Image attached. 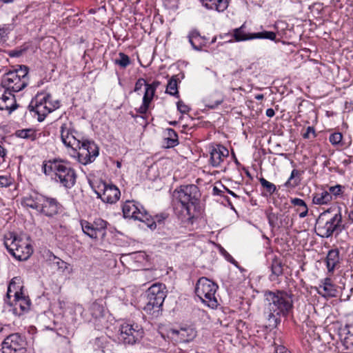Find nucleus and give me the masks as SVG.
<instances>
[{"label": "nucleus", "mask_w": 353, "mask_h": 353, "mask_svg": "<svg viewBox=\"0 0 353 353\" xmlns=\"http://www.w3.org/2000/svg\"><path fill=\"white\" fill-rule=\"evenodd\" d=\"M277 353H287L284 347H280L276 350Z\"/></svg>", "instance_id": "obj_57"}, {"label": "nucleus", "mask_w": 353, "mask_h": 353, "mask_svg": "<svg viewBox=\"0 0 353 353\" xmlns=\"http://www.w3.org/2000/svg\"><path fill=\"white\" fill-rule=\"evenodd\" d=\"M112 343L105 336H101L90 341L88 348L94 352L111 353L112 352Z\"/></svg>", "instance_id": "obj_19"}, {"label": "nucleus", "mask_w": 353, "mask_h": 353, "mask_svg": "<svg viewBox=\"0 0 353 353\" xmlns=\"http://www.w3.org/2000/svg\"><path fill=\"white\" fill-rule=\"evenodd\" d=\"M228 150L222 145L213 148L210 152V164L213 167H218L223 161L224 158L228 156Z\"/></svg>", "instance_id": "obj_21"}, {"label": "nucleus", "mask_w": 353, "mask_h": 353, "mask_svg": "<svg viewBox=\"0 0 353 353\" xmlns=\"http://www.w3.org/2000/svg\"><path fill=\"white\" fill-rule=\"evenodd\" d=\"M6 155V150L0 145V156L4 157Z\"/></svg>", "instance_id": "obj_58"}, {"label": "nucleus", "mask_w": 353, "mask_h": 353, "mask_svg": "<svg viewBox=\"0 0 353 353\" xmlns=\"http://www.w3.org/2000/svg\"><path fill=\"white\" fill-rule=\"evenodd\" d=\"M312 201L316 205H325L332 201V196L326 190H322L321 192L314 194Z\"/></svg>", "instance_id": "obj_29"}, {"label": "nucleus", "mask_w": 353, "mask_h": 353, "mask_svg": "<svg viewBox=\"0 0 353 353\" xmlns=\"http://www.w3.org/2000/svg\"><path fill=\"white\" fill-rule=\"evenodd\" d=\"M28 68L25 65H20L18 69L6 73L1 83L11 92H19L28 84Z\"/></svg>", "instance_id": "obj_6"}, {"label": "nucleus", "mask_w": 353, "mask_h": 353, "mask_svg": "<svg viewBox=\"0 0 353 353\" xmlns=\"http://www.w3.org/2000/svg\"><path fill=\"white\" fill-rule=\"evenodd\" d=\"M12 30V25L10 24H3L0 26V37L3 38L7 37L8 34Z\"/></svg>", "instance_id": "obj_45"}, {"label": "nucleus", "mask_w": 353, "mask_h": 353, "mask_svg": "<svg viewBox=\"0 0 353 353\" xmlns=\"http://www.w3.org/2000/svg\"><path fill=\"white\" fill-rule=\"evenodd\" d=\"M21 290L22 286L20 285V279L17 277L13 278L8 288L6 301L7 302L8 299H10L11 297H14V299H19V295L22 292Z\"/></svg>", "instance_id": "obj_23"}, {"label": "nucleus", "mask_w": 353, "mask_h": 353, "mask_svg": "<svg viewBox=\"0 0 353 353\" xmlns=\"http://www.w3.org/2000/svg\"><path fill=\"white\" fill-rule=\"evenodd\" d=\"M25 341L18 333L7 336L3 341L0 353H23Z\"/></svg>", "instance_id": "obj_15"}, {"label": "nucleus", "mask_w": 353, "mask_h": 353, "mask_svg": "<svg viewBox=\"0 0 353 353\" xmlns=\"http://www.w3.org/2000/svg\"><path fill=\"white\" fill-rule=\"evenodd\" d=\"M224 101V95L220 92L215 91L210 94L205 99V106L210 109H215L221 105Z\"/></svg>", "instance_id": "obj_25"}, {"label": "nucleus", "mask_w": 353, "mask_h": 353, "mask_svg": "<svg viewBox=\"0 0 353 353\" xmlns=\"http://www.w3.org/2000/svg\"><path fill=\"white\" fill-rule=\"evenodd\" d=\"M315 290L324 297L335 296L337 293V289L330 278H325L321 281L319 285L315 287Z\"/></svg>", "instance_id": "obj_20"}, {"label": "nucleus", "mask_w": 353, "mask_h": 353, "mask_svg": "<svg viewBox=\"0 0 353 353\" xmlns=\"http://www.w3.org/2000/svg\"><path fill=\"white\" fill-rule=\"evenodd\" d=\"M265 301L269 307L276 309H291L292 298L290 294L285 291L277 290L276 292L268 291L265 293Z\"/></svg>", "instance_id": "obj_9"}, {"label": "nucleus", "mask_w": 353, "mask_h": 353, "mask_svg": "<svg viewBox=\"0 0 353 353\" xmlns=\"http://www.w3.org/2000/svg\"><path fill=\"white\" fill-rule=\"evenodd\" d=\"M17 108L14 96L12 92L4 85L0 84V110H6L10 112Z\"/></svg>", "instance_id": "obj_17"}, {"label": "nucleus", "mask_w": 353, "mask_h": 353, "mask_svg": "<svg viewBox=\"0 0 353 353\" xmlns=\"http://www.w3.org/2000/svg\"><path fill=\"white\" fill-rule=\"evenodd\" d=\"M92 225L99 235L100 239H103L106 235L108 223L101 219H96L92 223Z\"/></svg>", "instance_id": "obj_34"}, {"label": "nucleus", "mask_w": 353, "mask_h": 353, "mask_svg": "<svg viewBox=\"0 0 353 353\" xmlns=\"http://www.w3.org/2000/svg\"><path fill=\"white\" fill-rule=\"evenodd\" d=\"M218 289L216 283L206 277L200 278L196 285L195 292L203 303L211 309L218 305L215 293Z\"/></svg>", "instance_id": "obj_7"}, {"label": "nucleus", "mask_w": 353, "mask_h": 353, "mask_svg": "<svg viewBox=\"0 0 353 353\" xmlns=\"http://www.w3.org/2000/svg\"><path fill=\"white\" fill-rule=\"evenodd\" d=\"M146 84H148V83H146V81L144 79L139 78L135 83L134 90V92H137V91L140 90L143 85H145L146 87Z\"/></svg>", "instance_id": "obj_50"}, {"label": "nucleus", "mask_w": 353, "mask_h": 353, "mask_svg": "<svg viewBox=\"0 0 353 353\" xmlns=\"http://www.w3.org/2000/svg\"><path fill=\"white\" fill-rule=\"evenodd\" d=\"M266 116L268 117H272L274 116L275 112L274 110L272 108H268L266 110Z\"/></svg>", "instance_id": "obj_53"}, {"label": "nucleus", "mask_w": 353, "mask_h": 353, "mask_svg": "<svg viewBox=\"0 0 353 353\" xmlns=\"http://www.w3.org/2000/svg\"><path fill=\"white\" fill-rule=\"evenodd\" d=\"M159 85L160 82L158 81H154L152 83L146 84L145 93L143 97V103L137 110V112L143 114L148 112L150 104L154 96L156 90Z\"/></svg>", "instance_id": "obj_18"}, {"label": "nucleus", "mask_w": 353, "mask_h": 353, "mask_svg": "<svg viewBox=\"0 0 353 353\" xmlns=\"http://www.w3.org/2000/svg\"><path fill=\"white\" fill-rule=\"evenodd\" d=\"M349 344L353 345V342L349 343L348 338H345L344 345L347 347V348L348 347Z\"/></svg>", "instance_id": "obj_59"}, {"label": "nucleus", "mask_w": 353, "mask_h": 353, "mask_svg": "<svg viewBox=\"0 0 353 353\" xmlns=\"http://www.w3.org/2000/svg\"><path fill=\"white\" fill-rule=\"evenodd\" d=\"M143 336V330L138 325L123 323L121 325L118 339L125 344L133 345Z\"/></svg>", "instance_id": "obj_11"}, {"label": "nucleus", "mask_w": 353, "mask_h": 353, "mask_svg": "<svg viewBox=\"0 0 353 353\" xmlns=\"http://www.w3.org/2000/svg\"><path fill=\"white\" fill-rule=\"evenodd\" d=\"M95 192L102 201L110 204L115 203L121 196V192L116 185L105 182L100 183Z\"/></svg>", "instance_id": "obj_14"}, {"label": "nucleus", "mask_w": 353, "mask_h": 353, "mask_svg": "<svg viewBox=\"0 0 353 353\" xmlns=\"http://www.w3.org/2000/svg\"><path fill=\"white\" fill-rule=\"evenodd\" d=\"M21 54H22L21 51H12V53L10 54V55L12 57H19L21 55Z\"/></svg>", "instance_id": "obj_56"}, {"label": "nucleus", "mask_w": 353, "mask_h": 353, "mask_svg": "<svg viewBox=\"0 0 353 353\" xmlns=\"http://www.w3.org/2000/svg\"><path fill=\"white\" fill-rule=\"evenodd\" d=\"M188 40L192 48L196 50H201L202 49L203 44L199 42V45L196 44V41H200L203 38L200 35L199 32L197 30H192L188 34Z\"/></svg>", "instance_id": "obj_31"}, {"label": "nucleus", "mask_w": 353, "mask_h": 353, "mask_svg": "<svg viewBox=\"0 0 353 353\" xmlns=\"http://www.w3.org/2000/svg\"><path fill=\"white\" fill-rule=\"evenodd\" d=\"M1 1L3 2V3H12L13 2L14 0H0Z\"/></svg>", "instance_id": "obj_62"}, {"label": "nucleus", "mask_w": 353, "mask_h": 353, "mask_svg": "<svg viewBox=\"0 0 353 353\" xmlns=\"http://www.w3.org/2000/svg\"><path fill=\"white\" fill-rule=\"evenodd\" d=\"M281 312H283V314L284 315H287L288 314V312L289 310H280Z\"/></svg>", "instance_id": "obj_63"}, {"label": "nucleus", "mask_w": 353, "mask_h": 353, "mask_svg": "<svg viewBox=\"0 0 353 353\" xmlns=\"http://www.w3.org/2000/svg\"><path fill=\"white\" fill-rule=\"evenodd\" d=\"M316 137L315 130L314 127L308 126L306 129V131L303 134V137L304 139H311L314 138Z\"/></svg>", "instance_id": "obj_48"}, {"label": "nucleus", "mask_w": 353, "mask_h": 353, "mask_svg": "<svg viewBox=\"0 0 353 353\" xmlns=\"http://www.w3.org/2000/svg\"><path fill=\"white\" fill-rule=\"evenodd\" d=\"M168 334L176 343H189L196 336V330L190 325H182L178 328H170Z\"/></svg>", "instance_id": "obj_16"}, {"label": "nucleus", "mask_w": 353, "mask_h": 353, "mask_svg": "<svg viewBox=\"0 0 353 353\" xmlns=\"http://www.w3.org/2000/svg\"><path fill=\"white\" fill-rule=\"evenodd\" d=\"M177 110L181 113V114H187L190 112V108L186 105L183 101L179 100L176 103Z\"/></svg>", "instance_id": "obj_47"}, {"label": "nucleus", "mask_w": 353, "mask_h": 353, "mask_svg": "<svg viewBox=\"0 0 353 353\" xmlns=\"http://www.w3.org/2000/svg\"><path fill=\"white\" fill-rule=\"evenodd\" d=\"M303 174V170L296 169L292 170L291 174L288 181L284 183V186L288 188H294L298 186L301 181V175Z\"/></svg>", "instance_id": "obj_26"}, {"label": "nucleus", "mask_w": 353, "mask_h": 353, "mask_svg": "<svg viewBox=\"0 0 353 353\" xmlns=\"http://www.w3.org/2000/svg\"><path fill=\"white\" fill-rule=\"evenodd\" d=\"M346 214H347L348 221L351 224H353V210L346 211Z\"/></svg>", "instance_id": "obj_52"}, {"label": "nucleus", "mask_w": 353, "mask_h": 353, "mask_svg": "<svg viewBox=\"0 0 353 353\" xmlns=\"http://www.w3.org/2000/svg\"><path fill=\"white\" fill-rule=\"evenodd\" d=\"M165 92L170 95L179 98V92L178 90V79L176 76H172L168 81Z\"/></svg>", "instance_id": "obj_32"}, {"label": "nucleus", "mask_w": 353, "mask_h": 353, "mask_svg": "<svg viewBox=\"0 0 353 353\" xmlns=\"http://www.w3.org/2000/svg\"><path fill=\"white\" fill-rule=\"evenodd\" d=\"M270 268L272 271L270 279L272 281L275 280V277L277 278L279 276H281L283 273V263L281 259H279L276 256H274L272 259Z\"/></svg>", "instance_id": "obj_27"}, {"label": "nucleus", "mask_w": 353, "mask_h": 353, "mask_svg": "<svg viewBox=\"0 0 353 353\" xmlns=\"http://www.w3.org/2000/svg\"><path fill=\"white\" fill-rule=\"evenodd\" d=\"M13 183V179L10 176H0V188H7Z\"/></svg>", "instance_id": "obj_44"}, {"label": "nucleus", "mask_w": 353, "mask_h": 353, "mask_svg": "<svg viewBox=\"0 0 353 353\" xmlns=\"http://www.w3.org/2000/svg\"><path fill=\"white\" fill-rule=\"evenodd\" d=\"M213 194L214 195H221L222 190H219L216 186L213 188Z\"/></svg>", "instance_id": "obj_54"}, {"label": "nucleus", "mask_w": 353, "mask_h": 353, "mask_svg": "<svg viewBox=\"0 0 353 353\" xmlns=\"http://www.w3.org/2000/svg\"><path fill=\"white\" fill-rule=\"evenodd\" d=\"M21 203L24 206L36 210L40 214L48 217L54 216L62 210V205L56 198L37 192L23 197Z\"/></svg>", "instance_id": "obj_4"}, {"label": "nucleus", "mask_w": 353, "mask_h": 353, "mask_svg": "<svg viewBox=\"0 0 353 353\" xmlns=\"http://www.w3.org/2000/svg\"><path fill=\"white\" fill-rule=\"evenodd\" d=\"M43 170L46 174L53 172L54 181L65 188H72L76 183V172L68 161L61 159H50L43 163Z\"/></svg>", "instance_id": "obj_2"}, {"label": "nucleus", "mask_w": 353, "mask_h": 353, "mask_svg": "<svg viewBox=\"0 0 353 353\" xmlns=\"http://www.w3.org/2000/svg\"><path fill=\"white\" fill-rule=\"evenodd\" d=\"M18 299H14L16 304L18 303L20 309H28L30 306V300L28 296H26L22 292L19 295Z\"/></svg>", "instance_id": "obj_39"}, {"label": "nucleus", "mask_w": 353, "mask_h": 353, "mask_svg": "<svg viewBox=\"0 0 353 353\" xmlns=\"http://www.w3.org/2000/svg\"><path fill=\"white\" fill-rule=\"evenodd\" d=\"M165 289L162 283H154L150 286L146 291V306L143 309L161 307L166 297Z\"/></svg>", "instance_id": "obj_12"}, {"label": "nucleus", "mask_w": 353, "mask_h": 353, "mask_svg": "<svg viewBox=\"0 0 353 353\" xmlns=\"http://www.w3.org/2000/svg\"><path fill=\"white\" fill-rule=\"evenodd\" d=\"M15 134L18 137L30 140V141H34L37 138V134H36L35 130L33 129H31V128L17 130L15 132Z\"/></svg>", "instance_id": "obj_36"}, {"label": "nucleus", "mask_w": 353, "mask_h": 353, "mask_svg": "<svg viewBox=\"0 0 353 353\" xmlns=\"http://www.w3.org/2000/svg\"><path fill=\"white\" fill-rule=\"evenodd\" d=\"M245 25L233 30V37L236 41H243L252 39V33H246L244 30Z\"/></svg>", "instance_id": "obj_30"}, {"label": "nucleus", "mask_w": 353, "mask_h": 353, "mask_svg": "<svg viewBox=\"0 0 353 353\" xmlns=\"http://www.w3.org/2000/svg\"><path fill=\"white\" fill-rule=\"evenodd\" d=\"M268 316V320L270 323H273L274 324H277V319L274 317V314L270 312Z\"/></svg>", "instance_id": "obj_51"}, {"label": "nucleus", "mask_w": 353, "mask_h": 353, "mask_svg": "<svg viewBox=\"0 0 353 353\" xmlns=\"http://www.w3.org/2000/svg\"><path fill=\"white\" fill-rule=\"evenodd\" d=\"M168 213H165V212H163V213H161V214H157L155 215L154 218V223H162L164 220H165L166 219H168Z\"/></svg>", "instance_id": "obj_49"}, {"label": "nucleus", "mask_w": 353, "mask_h": 353, "mask_svg": "<svg viewBox=\"0 0 353 353\" xmlns=\"http://www.w3.org/2000/svg\"><path fill=\"white\" fill-rule=\"evenodd\" d=\"M327 193L332 196V201L340 197L344 192L345 187L341 185H336L334 186L327 185Z\"/></svg>", "instance_id": "obj_37"}, {"label": "nucleus", "mask_w": 353, "mask_h": 353, "mask_svg": "<svg viewBox=\"0 0 353 353\" xmlns=\"http://www.w3.org/2000/svg\"><path fill=\"white\" fill-rule=\"evenodd\" d=\"M340 257L339 252L336 249L331 250L328 252L325 263L329 272H332L336 268H339Z\"/></svg>", "instance_id": "obj_22"}, {"label": "nucleus", "mask_w": 353, "mask_h": 353, "mask_svg": "<svg viewBox=\"0 0 353 353\" xmlns=\"http://www.w3.org/2000/svg\"><path fill=\"white\" fill-rule=\"evenodd\" d=\"M261 186L270 194H272L276 190V187L272 183L269 182L265 179L261 177L259 179Z\"/></svg>", "instance_id": "obj_41"}, {"label": "nucleus", "mask_w": 353, "mask_h": 353, "mask_svg": "<svg viewBox=\"0 0 353 353\" xmlns=\"http://www.w3.org/2000/svg\"><path fill=\"white\" fill-rule=\"evenodd\" d=\"M117 166L118 168H121V163L120 162L117 161Z\"/></svg>", "instance_id": "obj_64"}, {"label": "nucleus", "mask_w": 353, "mask_h": 353, "mask_svg": "<svg viewBox=\"0 0 353 353\" xmlns=\"http://www.w3.org/2000/svg\"><path fill=\"white\" fill-rule=\"evenodd\" d=\"M203 6L208 9L223 12L227 9L230 0H200Z\"/></svg>", "instance_id": "obj_24"}, {"label": "nucleus", "mask_w": 353, "mask_h": 353, "mask_svg": "<svg viewBox=\"0 0 353 353\" xmlns=\"http://www.w3.org/2000/svg\"><path fill=\"white\" fill-rule=\"evenodd\" d=\"M266 216L269 224L272 228H274L277 225L278 216L274 213L272 210L266 211Z\"/></svg>", "instance_id": "obj_42"}, {"label": "nucleus", "mask_w": 353, "mask_h": 353, "mask_svg": "<svg viewBox=\"0 0 353 353\" xmlns=\"http://www.w3.org/2000/svg\"><path fill=\"white\" fill-rule=\"evenodd\" d=\"M122 212L124 218L132 219L141 222L148 221L150 217L143 205L133 200L126 201L123 204Z\"/></svg>", "instance_id": "obj_10"}, {"label": "nucleus", "mask_w": 353, "mask_h": 353, "mask_svg": "<svg viewBox=\"0 0 353 353\" xmlns=\"http://www.w3.org/2000/svg\"><path fill=\"white\" fill-rule=\"evenodd\" d=\"M345 228L339 208L336 210L329 209L321 213L315 225L317 235L322 238L331 237L334 232L338 234Z\"/></svg>", "instance_id": "obj_3"}, {"label": "nucleus", "mask_w": 353, "mask_h": 353, "mask_svg": "<svg viewBox=\"0 0 353 353\" xmlns=\"http://www.w3.org/2000/svg\"><path fill=\"white\" fill-rule=\"evenodd\" d=\"M38 99L39 101L36 102L33 110L38 115V121L41 122L44 120L49 113L59 108V101L57 100L55 104H52V97L50 94L45 95L39 94L37 95Z\"/></svg>", "instance_id": "obj_13"}, {"label": "nucleus", "mask_w": 353, "mask_h": 353, "mask_svg": "<svg viewBox=\"0 0 353 353\" xmlns=\"http://www.w3.org/2000/svg\"><path fill=\"white\" fill-rule=\"evenodd\" d=\"M108 314H109V310H93V312L91 314L101 323L103 317H105Z\"/></svg>", "instance_id": "obj_46"}, {"label": "nucleus", "mask_w": 353, "mask_h": 353, "mask_svg": "<svg viewBox=\"0 0 353 353\" xmlns=\"http://www.w3.org/2000/svg\"><path fill=\"white\" fill-rule=\"evenodd\" d=\"M61 139L63 143L74 150L73 156L77 154L78 161L87 165L92 163L98 157L99 150L94 141L80 138L72 123H63L60 128Z\"/></svg>", "instance_id": "obj_1"}, {"label": "nucleus", "mask_w": 353, "mask_h": 353, "mask_svg": "<svg viewBox=\"0 0 353 353\" xmlns=\"http://www.w3.org/2000/svg\"><path fill=\"white\" fill-rule=\"evenodd\" d=\"M276 34L272 31L263 30L259 32L252 33V39H269L271 41H276Z\"/></svg>", "instance_id": "obj_38"}, {"label": "nucleus", "mask_w": 353, "mask_h": 353, "mask_svg": "<svg viewBox=\"0 0 353 353\" xmlns=\"http://www.w3.org/2000/svg\"><path fill=\"white\" fill-rule=\"evenodd\" d=\"M228 260L235 265L237 263L236 261L231 256H229Z\"/></svg>", "instance_id": "obj_61"}, {"label": "nucleus", "mask_w": 353, "mask_h": 353, "mask_svg": "<svg viewBox=\"0 0 353 353\" xmlns=\"http://www.w3.org/2000/svg\"><path fill=\"white\" fill-rule=\"evenodd\" d=\"M343 135L340 132L332 133L329 138L330 143L332 145L340 144L342 141Z\"/></svg>", "instance_id": "obj_43"}, {"label": "nucleus", "mask_w": 353, "mask_h": 353, "mask_svg": "<svg viewBox=\"0 0 353 353\" xmlns=\"http://www.w3.org/2000/svg\"><path fill=\"white\" fill-rule=\"evenodd\" d=\"M291 203L295 206H298L299 209L298 211H300L299 216L301 218L305 217L308 212L307 206L305 203V202L301 199L299 198H294L291 199Z\"/></svg>", "instance_id": "obj_35"}, {"label": "nucleus", "mask_w": 353, "mask_h": 353, "mask_svg": "<svg viewBox=\"0 0 353 353\" xmlns=\"http://www.w3.org/2000/svg\"><path fill=\"white\" fill-rule=\"evenodd\" d=\"M81 225L82 228L83 232L90 236L91 239H97L100 238L99 235L93 226L92 223L87 221H81Z\"/></svg>", "instance_id": "obj_33"}, {"label": "nucleus", "mask_w": 353, "mask_h": 353, "mask_svg": "<svg viewBox=\"0 0 353 353\" xmlns=\"http://www.w3.org/2000/svg\"><path fill=\"white\" fill-rule=\"evenodd\" d=\"M264 98V95L263 94H259L255 96V99L256 100H262Z\"/></svg>", "instance_id": "obj_60"}, {"label": "nucleus", "mask_w": 353, "mask_h": 353, "mask_svg": "<svg viewBox=\"0 0 353 353\" xmlns=\"http://www.w3.org/2000/svg\"><path fill=\"white\" fill-rule=\"evenodd\" d=\"M119 59L114 60V63L119 65L120 67L125 68L130 63V57L124 54L123 52L119 53Z\"/></svg>", "instance_id": "obj_40"}, {"label": "nucleus", "mask_w": 353, "mask_h": 353, "mask_svg": "<svg viewBox=\"0 0 353 353\" xmlns=\"http://www.w3.org/2000/svg\"><path fill=\"white\" fill-rule=\"evenodd\" d=\"M4 245L8 252L19 261L28 259L32 254V245L21 237L14 236L5 241Z\"/></svg>", "instance_id": "obj_8"}, {"label": "nucleus", "mask_w": 353, "mask_h": 353, "mask_svg": "<svg viewBox=\"0 0 353 353\" xmlns=\"http://www.w3.org/2000/svg\"><path fill=\"white\" fill-rule=\"evenodd\" d=\"M224 187V189H225V190L230 194L232 195V196L234 197H236V198H239V196L236 195L234 192H232V190H229L228 188H227L226 187L223 186Z\"/></svg>", "instance_id": "obj_55"}, {"label": "nucleus", "mask_w": 353, "mask_h": 353, "mask_svg": "<svg viewBox=\"0 0 353 353\" xmlns=\"http://www.w3.org/2000/svg\"><path fill=\"white\" fill-rule=\"evenodd\" d=\"M173 197L181 205V210L186 212L188 219L194 216L200 201V191L196 185H181L173 192Z\"/></svg>", "instance_id": "obj_5"}, {"label": "nucleus", "mask_w": 353, "mask_h": 353, "mask_svg": "<svg viewBox=\"0 0 353 353\" xmlns=\"http://www.w3.org/2000/svg\"><path fill=\"white\" fill-rule=\"evenodd\" d=\"M163 140L167 148H173L179 144L178 135L172 128L166 129Z\"/></svg>", "instance_id": "obj_28"}]
</instances>
